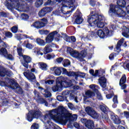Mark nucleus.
<instances>
[{
    "label": "nucleus",
    "mask_w": 129,
    "mask_h": 129,
    "mask_svg": "<svg viewBox=\"0 0 129 129\" xmlns=\"http://www.w3.org/2000/svg\"><path fill=\"white\" fill-rule=\"evenodd\" d=\"M23 46L27 49H31L33 48V45L31 44L28 43V41H25L23 43Z\"/></svg>",
    "instance_id": "nucleus-34"
},
{
    "label": "nucleus",
    "mask_w": 129,
    "mask_h": 129,
    "mask_svg": "<svg viewBox=\"0 0 129 129\" xmlns=\"http://www.w3.org/2000/svg\"><path fill=\"white\" fill-rule=\"evenodd\" d=\"M42 5H43V0H37L35 4L36 8H39V7H41Z\"/></svg>",
    "instance_id": "nucleus-43"
},
{
    "label": "nucleus",
    "mask_w": 129,
    "mask_h": 129,
    "mask_svg": "<svg viewBox=\"0 0 129 129\" xmlns=\"http://www.w3.org/2000/svg\"><path fill=\"white\" fill-rule=\"evenodd\" d=\"M36 43L40 46H45L46 42L44 40L41 39V38H37L36 39Z\"/></svg>",
    "instance_id": "nucleus-37"
},
{
    "label": "nucleus",
    "mask_w": 129,
    "mask_h": 129,
    "mask_svg": "<svg viewBox=\"0 0 129 129\" xmlns=\"http://www.w3.org/2000/svg\"><path fill=\"white\" fill-rule=\"evenodd\" d=\"M90 88L91 89H92L93 91L94 92L97 93L98 92V90L99 89V87H98V86L96 85H90Z\"/></svg>",
    "instance_id": "nucleus-36"
},
{
    "label": "nucleus",
    "mask_w": 129,
    "mask_h": 129,
    "mask_svg": "<svg viewBox=\"0 0 129 129\" xmlns=\"http://www.w3.org/2000/svg\"><path fill=\"white\" fill-rule=\"evenodd\" d=\"M68 107L70 108V109H74V105L72 104L71 103H69L68 104Z\"/></svg>",
    "instance_id": "nucleus-61"
},
{
    "label": "nucleus",
    "mask_w": 129,
    "mask_h": 129,
    "mask_svg": "<svg viewBox=\"0 0 129 129\" xmlns=\"http://www.w3.org/2000/svg\"><path fill=\"white\" fill-rule=\"evenodd\" d=\"M122 34L124 37H125V38H128V37H129V28H127L125 26L124 27Z\"/></svg>",
    "instance_id": "nucleus-29"
},
{
    "label": "nucleus",
    "mask_w": 129,
    "mask_h": 129,
    "mask_svg": "<svg viewBox=\"0 0 129 129\" xmlns=\"http://www.w3.org/2000/svg\"><path fill=\"white\" fill-rule=\"evenodd\" d=\"M14 83V81L9 78L6 79V82L4 81H1L0 82L1 86H7V87H9L10 88H12V86H13V84Z\"/></svg>",
    "instance_id": "nucleus-16"
},
{
    "label": "nucleus",
    "mask_w": 129,
    "mask_h": 129,
    "mask_svg": "<svg viewBox=\"0 0 129 129\" xmlns=\"http://www.w3.org/2000/svg\"><path fill=\"white\" fill-rule=\"evenodd\" d=\"M42 51H43V49H41V48H38L37 47L35 48L34 53H37L38 55H41V56H42L43 55V53L42 52Z\"/></svg>",
    "instance_id": "nucleus-41"
},
{
    "label": "nucleus",
    "mask_w": 129,
    "mask_h": 129,
    "mask_svg": "<svg viewBox=\"0 0 129 129\" xmlns=\"http://www.w3.org/2000/svg\"><path fill=\"white\" fill-rule=\"evenodd\" d=\"M85 111L87 112V114L90 115L92 118H95V119H98L99 118V114H98L95 110L90 107H87L85 108Z\"/></svg>",
    "instance_id": "nucleus-10"
},
{
    "label": "nucleus",
    "mask_w": 129,
    "mask_h": 129,
    "mask_svg": "<svg viewBox=\"0 0 129 129\" xmlns=\"http://www.w3.org/2000/svg\"><path fill=\"white\" fill-rule=\"evenodd\" d=\"M11 89H16L17 92L19 94H22L23 93L22 88L19 86V84L15 81L13 82V84H12V86H11Z\"/></svg>",
    "instance_id": "nucleus-19"
},
{
    "label": "nucleus",
    "mask_w": 129,
    "mask_h": 129,
    "mask_svg": "<svg viewBox=\"0 0 129 129\" xmlns=\"http://www.w3.org/2000/svg\"><path fill=\"white\" fill-rule=\"evenodd\" d=\"M56 2L62 3L61 12L64 15H69L74 11L76 8V3L75 0H48L45 4V6H53Z\"/></svg>",
    "instance_id": "nucleus-2"
},
{
    "label": "nucleus",
    "mask_w": 129,
    "mask_h": 129,
    "mask_svg": "<svg viewBox=\"0 0 129 129\" xmlns=\"http://www.w3.org/2000/svg\"><path fill=\"white\" fill-rule=\"evenodd\" d=\"M108 34H109V30H108V28H105L103 30L100 29L95 30V32H92L91 33V37H95V36L97 35L98 37L101 39H103V38H105L106 36L108 35Z\"/></svg>",
    "instance_id": "nucleus-7"
},
{
    "label": "nucleus",
    "mask_w": 129,
    "mask_h": 129,
    "mask_svg": "<svg viewBox=\"0 0 129 129\" xmlns=\"http://www.w3.org/2000/svg\"><path fill=\"white\" fill-rule=\"evenodd\" d=\"M87 54V51H86V50H82L80 52L76 50H72L70 52L71 55L79 61H83V58L86 56Z\"/></svg>",
    "instance_id": "nucleus-8"
},
{
    "label": "nucleus",
    "mask_w": 129,
    "mask_h": 129,
    "mask_svg": "<svg viewBox=\"0 0 129 129\" xmlns=\"http://www.w3.org/2000/svg\"><path fill=\"white\" fill-rule=\"evenodd\" d=\"M104 74H105V71L104 70H96L95 76H102V75H104Z\"/></svg>",
    "instance_id": "nucleus-32"
},
{
    "label": "nucleus",
    "mask_w": 129,
    "mask_h": 129,
    "mask_svg": "<svg viewBox=\"0 0 129 129\" xmlns=\"http://www.w3.org/2000/svg\"><path fill=\"white\" fill-rule=\"evenodd\" d=\"M62 96H65V97H69L71 99H74L75 102L78 103V101L77 100V97L74 96L73 94H72V91H64L62 93Z\"/></svg>",
    "instance_id": "nucleus-11"
},
{
    "label": "nucleus",
    "mask_w": 129,
    "mask_h": 129,
    "mask_svg": "<svg viewBox=\"0 0 129 129\" xmlns=\"http://www.w3.org/2000/svg\"><path fill=\"white\" fill-rule=\"evenodd\" d=\"M61 72H62V74L64 75H67V76H69L70 77L74 76V75L75 74V72H68L66 69L61 68Z\"/></svg>",
    "instance_id": "nucleus-24"
},
{
    "label": "nucleus",
    "mask_w": 129,
    "mask_h": 129,
    "mask_svg": "<svg viewBox=\"0 0 129 129\" xmlns=\"http://www.w3.org/2000/svg\"><path fill=\"white\" fill-rule=\"evenodd\" d=\"M11 31H12V33H14L15 34H16V33H17V32H18V27L13 26L11 28Z\"/></svg>",
    "instance_id": "nucleus-52"
},
{
    "label": "nucleus",
    "mask_w": 129,
    "mask_h": 129,
    "mask_svg": "<svg viewBox=\"0 0 129 129\" xmlns=\"http://www.w3.org/2000/svg\"><path fill=\"white\" fill-rule=\"evenodd\" d=\"M126 82V77L125 75H123L119 81V85L121 86V89H125L126 88V85L125 83Z\"/></svg>",
    "instance_id": "nucleus-21"
},
{
    "label": "nucleus",
    "mask_w": 129,
    "mask_h": 129,
    "mask_svg": "<svg viewBox=\"0 0 129 129\" xmlns=\"http://www.w3.org/2000/svg\"><path fill=\"white\" fill-rule=\"evenodd\" d=\"M51 71H54V73L56 76H59L61 75V68H57L56 67H52L50 69Z\"/></svg>",
    "instance_id": "nucleus-25"
},
{
    "label": "nucleus",
    "mask_w": 129,
    "mask_h": 129,
    "mask_svg": "<svg viewBox=\"0 0 129 129\" xmlns=\"http://www.w3.org/2000/svg\"><path fill=\"white\" fill-rule=\"evenodd\" d=\"M2 47H4V48H7L8 47V45L6 44L4 41H1L0 42V48H2Z\"/></svg>",
    "instance_id": "nucleus-56"
},
{
    "label": "nucleus",
    "mask_w": 129,
    "mask_h": 129,
    "mask_svg": "<svg viewBox=\"0 0 129 129\" xmlns=\"http://www.w3.org/2000/svg\"><path fill=\"white\" fill-rule=\"evenodd\" d=\"M117 4L119 7H121L122 8L124 7L126 3H125V1L124 0H117Z\"/></svg>",
    "instance_id": "nucleus-35"
},
{
    "label": "nucleus",
    "mask_w": 129,
    "mask_h": 129,
    "mask_svg": "<svg viewBox=\"0 0 129 129\" xmlns=\"http://www.w3.org/2000/svg\"><path fill=\"white\" fill-rule=\"evenodd\" d=\"M114 56H115V53H111L109 56V58L110 60H113V59L114 58Z\"/></svg>",
    "instance_id": "nucleus-62"
},
{
    "label": "nucleus",
    "mask_w": 129,
    "mask_h": 129,
    "mask_svg": "<svg viewBox=\"0 0 129 129\" xmlns=\"http://www.w3.org/2000/svg\"><path fill=\"white\" fill-rule=\"evenodd\" d=\"M104 20H105L104 16L101 15H98L96 13V10L92 9L90 16L88 18L87 22L89 23V27L96 26L97 28L101 29L105 26V22L103 21Z\"/></svg>",
    "instance_id": "nucleus-3"
},
{
    "label": "nucleus",
    "mask_w": 129,
    "mask_h": 129,
    "mask_svg": "<svg viewBox=\"0 0 129 129\" xmlns=\"http://www.w3.org/2000/svg\"><path fill=\"white\" fill-rule=\"evenodd\" d=\"M98 82L103 88H105L106 87V79H105V77H102L100 78L98 80Z\"/></svg>",
    "instance_id": "nucleus-22"
},
{
    "label": "nucleus",
    "mask_w": 129,
    "mask_h": 129,
    "mask_svg": "<svg viewBox=\"0 0 129 129\" xmlns=\"http://www.w3.org/2000/svg\"><path fill=\"white\" fill-rule=\"evenodd\" d=\"M5 35L6 37H8V38H12V37H13V33H12V32H6Z\"/></svg>",
    "instance_id": "nucleus-57"
},
{
    "label": "nucleus",
    "mask_w": 129,
    "mask_h": 129,
    "mask_svg": "<svg viewBox=\"0 0 129 129\" xmlns=\"http://www.w3.org/2000/svg\"><path fill=\"white\" fill-rule=\"evenodd\" d=\"M54 57H55V55L47 54L46 55V59H47V60H51V59H53V58H54Z\"/></svg>",
    "instance_id": "nucleus-55"
},
{
    "label": "nucleus",
    "mask_w": 129,
    "mask_h": 129,
    "mask_svg": "<svg viewBox=\"0 0 129 129\" xmlns=\"http://www.w3.org/2000/svg\"><path fill=\"white\" fill-rule=\"evenodd\" d=\"M24 61L22 62V65L27 69L29 68V63L32 61V58L28 55H23Z\"/></svg>",
    "instance_id": "nucleus-17"
},
{
    "label": "nucleus",
    "mask_w": 129,
    "mask_h": 129,
    "mask_svg": "<svg viewBox=\"0 0 129 129\" xmlns=\"http://www.w3.org/2000/svg\"><path fill=\"white\" fill-rule=\"evenodd\" d=\"M73 84L72 81L66 79L63 77H59L56 79V85L52 87V90L54 92L56 91H61L63 87L67 88L68 87H71Z\"/></svg>",
    "instance_id": "nucleus-4"
},
{
    "label": "nucleus",
    "mask_w": 129,
    "mask_h": 129,
    "mask_svg": "<svg viewBox=\"0 0 129 129\" xmlns=\"http://www.w3.org/2000/svg\"><path fill=\"white\" fill-rule=\"evenodd\" d=\"M34 93L35 94V99L38 103H44L45 106H48V103L47 101H46L44 99L40 98L39 92H37V90H34Z\"/></svg>",
    "instance_id": "nucleus-14"
},
{
    "label": "nucleus",
    "mask_w": 129,
    "mask_h": 129,
    "mask_svg": "<svg viewBox=\"0 0 129 129\" xmlns=\"http://www.w3.org/2000/svg\"><path fill=\"white\" fill-rule=\"evenodd\" d=\"M6 7L8 10L16 9L19 12H23L25 8L26 3L22 0H6Z\"/></svg>",
    "instance_id": "nucleus-5"
},
{
    "label": "nucleus",
    "mask_w": 129,
    "mask_h": 129,
    "mask_svg": "<svg viewBox=\"0 0 129 129\" xmlns=\"http://www.w3.org/2000/svg\"><path fill=\"white\" fill-rule=\"evenodd\" d=\"M111 119L114 121L115 124H119L120 123V119L118 118V116L115 115H111Z\"/></svg>",
    "instance_id": "nucleus-26"
},
{
    "label": "nucleus",
    "mask_w": 129,
    "mask_h": 129,
    "mask_svg": "<svg viewBox=\"0 0 129 129\" xmlns=\"http://www.w3.org/2000/svg\"><path fill=\"white\" fill-rule=\"evenodd\" d=\"M0 16L1 17H4V18H7V17H8L7 13L3 11L0 12Z\"/></svg>",
    "instance_id": "nucleus-58"
},
{
    "label": "nucleus",
    "mask_w": 129,
    "mask_h": 129,
    "mask_svg": "<svg viewBox=\"0 0 129 129\" xmlns=\"http://www.w3.org/2000/svg\"><path fill=\"white\" fill-rule=\"evenodd\" d=\"M33 115L35 118H39L42 115V112L39 109L33 111Z\"/></svg>",
    "instance_id": "nucleus-30"
},
{
    "label": "nucleus",
    "mask_w": 129,
    "mask_h": 129,
    "mask_svg": "<svg viewBox=\"0 0 129 129\" xmlns=\"http://www.w3.org/2000/svg\"><path fill=\"white\" fill-rule=\"evenodd\" d=\"M0 55H3L5 58L9 60H14V57L11 54L8 53V50L5 48L0 49Z\"/></svg>",
    "instance_id": "nucleus-13"
},
{
    "label": "nucleus",
    "mask_w": 129,
    "mask_h": 129,
    "mask_svg": "<svg viewBox=\"0 0 129 129\" xmlns=\"http://www.w3.org/2000/svg\"><path fill=\"white\" fill-rule=\"evenodd\" d=\"M44 91L45 92V94H44L45 97H51L52 95L51 94V93L49 91L48 88L46 89Z\"/></svg>",
    "instance_id": "nucleus-42"
},
{
    "label": "nucleus",
    "mask_w": 129,
    "mask_h": 129,
    "mask_svg": "<svg viewBox=\"0 0 129 129\" xmlns=\"http://www.w3.org/2000/svg\"><path fill=\"white\" fill-rule=\"evenodd\" d=\"M36 69L33 68L31 70V71L28 70L25 71L23 73V75H24L25 77L30 80V81H33V80H35L36 79V77L35 75H34V72H35Z\"/></svg>",
    "instance_id": "nucleus-9"
},
{
    "label": "nucleus",
    "mask_w": 129,
    "mask_h": 129,
    "mask_svg": "<svg viewBox=\"0 0 129 129\" xmlns=\"http://www.w3.org/2000/svg\"><path fill=\"white\" fill-rule=\"evenodd\" d=\"M15 37L17 40H19V41L22 40V38H21V35L20 34H15Z\"/></svg>",
    "instance_id": "nucleus-63"
},
{
    "label": "nucleus",
    "mask_w": 129,
    "mask_h": 129,
    "mask_svg": "<svg viewBox=\"0 0 129 129\" xmlns=\"http://www.w3.org/2000/svg\"><path fill=\"white\" fill-rule=\"evenodd\" d=\"M22 37L23 39H30V40H34V37H33V36H29L27 34H23L22 35Z\"/></svg>",
    "instance_id": "nucleus-47"
},
{
    "label": "nucleus",
    "mask_w": 129,
    "mask_h": 129,
    "mask_svg": "<svg viewBox=\"0 0 129 129\" xmlns=\"http://www.w3.org/2000/svg\"><path fill=\"white\" fill-rule=\"evenodd\" d=\"M34 110H31L29 111L28 113L26 114V119L28 120V121H29L31 122V121H32L33 119H34Z\"/></svg>",
    "instance_id": "nucleus-23"
},
{
    "label": "nucleus",
    "mask_w": 129,
    "mask_h": 129,
    "mask_svg": "<svg viewBox=\"0 0 129 129\" xmlns=\"http://www.w3.org/2000/svg\"><path fill=\"white\" fill-rule=\"evenodd\" d=\"M83 22V18H82V17L80 16V15H78L75 21L76 24H77L78 25H80V24H82Z\"/></svg>",
    "instance_id": "nucleus-33"
},
{
    "label": "nucleus",
    "mask_w": 129,
    "mask_h": 129,
    "mask_svg": "<svg viewBox=\"0 0 129 129\" xmlns=\"http://www.w3.org/2000/svg\"><path fill=\"white\" fill-rule=\"evenodd\" d=\"M90 5L92 7H94L95 5H96V2L94 1V0H90Z\"/></svg>",
    "instance_id": "nucleus-59"
},
{
    "label": "nucleus",
    "mask_w": 129,
    "mask_h": 129,
    "mask_svg": "<svg viewBox=\"0 0 129 129\" xmlns=\"http://www.w3.org/2000/svg\"><path fill=\"white\" fill-rule=\"evenodd\" d=\"M109 15L110 16H117V17H125L126 13L124 11L115 5H110L109 11Z\"/></svg>",
    "instance_id": "nucleus-6"
},
{
    "label": "nucleus",
    "mask_w": 129,
    "mask_h": 129,
    "mask_svg": "<svg viewBox=\"0 0 129 129\" xmlns=\"http://www.w3.org/2000/svg\"><path fill=\"white\" fill-rule=\"evenodd\" d=\"M17 52L19 56H22V57L24 56V55H23V50H22V47L18 48Z\"/></svg>",
    "instance_id": "nucleus-50"
},
{
    "label": "nucleus",
    "mask_w": 129,
    "mask_h": 129,
    "mask_svg": "<svg viewBox=\"0 0 129 129\" xmlns=\"http://www.w3.org/2000/svg\"><path fill=\"white\" fill-rule=\"evenodd\" d=\"M86 96H88V97H92L95 95V94L94 93V92L90 90H88L86 92Z\"/></svg>",
    "instance_id": "nucleus-40"
},
{
    "label": "nucleus",
    "mask_w": 129,
    "mask_h": 129,
    "mask_svg": "<svg viewBox=\"0 0 129 129\" xmlns=\"http://www.w3.org/2000/svg\"><path fill=\"white\" fill-rule=\"evenodd\" d=\"M39 65L40 66V68H41L42 70H47V67H48V66H47L46 63L40 62L39 63Z\"/></svg>",
    "instance_id": "nucleus-38"
},
{
    "label": "nucleus",
    "mask_w": 129,
    "mask_h": 129,
    "mask_svg": "<svg viewBox=\"0 0 129 129\" xmlns=\"http://www.w3.org/2000/svg\"><path fill=\"white\" fill-rule=\"evenodd\" d=\"M86 126L88 129H93L94 128V122L91 120H88L86 123Z\"/></svg>",
    "instance_id": "nucleus-27"
},
{
    "label": "nucleus",
    "mask_w": 129,
    "mask_h": 129,
    "mask_svg": "<svg viewBox=\"0 0 129 129\" xmlns=\"http://www.w3.org/2000/svg\"><path fill=\"white\" fill-rule=\"evenodd\" d=\"M21 19L24 21H27V20L29 19V15L26 14H22L21 15Z\"/></svg>",
    "instance_id": "nucleus-45"
},
{
    "label": "nucleus",
    "mask_w": 129,
    "mask_h": 129,
    "mask_svg": "<svg viewBox=\"0 0 129 129\" xmlns=\"http://www.w3.org/2000/svg\"><path fill=\"white\" fill-rule=\"evenodd\" d=\"M57 31H53L52 33H50L45 39L46 43L49 44L51 43L52 41L54 39V37L57 35Z\"/></svg>",
    "instance_id": "nucleus-18"
},
{
    "label": "nucleus",
    "mask_w": 129,
    "mask_h": 129,
    "mask_svg": "<svg viewBox=\"0 0 129 129\" xmlns=\"http://www.w3.org/2000/svg\"><path fill=\"white\" fill-rule=\"evenodd\" d=\"M31 129H39V124L36 123H33L31 127Z\"/></svg>",
    "instance_id": "nucleus-51"
},
{
    "label": "nucleus",
    "mask_w": 129,
    "mask_h": 129,
    "mask_svg": "<svg viewBox=\"0 0 129 129\" xmlns=\"http://www.w3.org/2000/svg\"><path fill=\"white\" fill-rule=\"evenodd\" d=\"M102 117L104 119H106V120L108 119V115L105 113H104V114L102 115Z\"/></svg>",
    "instance_id": "nucleus-64"
},
{
    "label": "nucleus",
    "mask_w": 129,
    "mask_h": 129,
    "mask_svg": "<svg viewBox=\"0 0 129 129\" xmlns=\"http://www.w3.org/2000/svg\"><path fill=\"white\" fill-rule=\"evenodd\" d=\"M81 121L82 122V123H84L86 126V124L87 123V122L88 121V120H87L85 118H82L81 119Z\"/></svg>",
    "instance_id": "nucleus-60"
},
{
    "label": "nucleus",
    "mask_w": 129,
    "mask_h": 129,
    "mask_svg": "<svg viewBox=\"0 0 129 129\" xmlns=\"http://www.w3.org/2000/svg\"><path fill=\"white\" fill-rule=\"evenodd\" d=\"M12 75H13V73L11 71H8L6 68L0 66V76L1 77H5L6 76L10 77Z\"/></svg>",
    "instance_id": "nucleus-12"
},
{
    "label": "nucleus",
    "mask_w": 129,
    "mask_h": 129,
    "mask_svg": "<svg viewBox=\"0 0 129 129\" xmlns=\"http://www.w3.org/2000/svg\"><path fill=\"white\" fill-rule=\"evenodd\" d=\"M123 46V47H126V42H124L123 38L121 39L117 43L116 49L117 52L120 51V46Z\"/></svg>",
    "instance_id": "nucleus-20"
},
{
    "label": "nucleus",
    "mask_w": 129,
    "mask_h": 129,
    "mask_svg": "<svg viewBox=\"0 0 129 129\" xmlns=\"http://www.w3.org/2000/svg\"><path fill=\"white\" fill-rule=\"evenodd\" d=\"M64 67H67V66H70V61L68 59H64L63 64Z\"/></svg>",
    "instance_id": "nucleus-46"
},
{
    "label": "nucleus",
    "mask_w": 129,
    "mask_h": 129,
    "mask_svg": "<svg viewBox=\"0 0 129 129\" xmlns=\"http://www.w3.org/2000/svg\"><path fill=\"white\" fill-rule=\"evenodd\" d=\"M74 77H75L76 80H77V78H84L85 77V74L84 73H75Z\"/></svg>",
    "instance_id": "nucleus-28"
},
{
    "label": "nucleus",
    "mask_w": 129,
    "mask_h": 129,
    "mask_svg": "<svg viewBox=\"0 0 129 129\" xmlns=\"http://www.w3.org/2000/svg\"><path fill=\"white\" fill-rule=\"evenodd\" d=\"M48 115L53 120L62 124L66 123L68 120L69 122H71L72 120L77 119V115H72L69 111L62 106L59 107L57 109L50 110L48 112Z\"/></svg>",
    "instance_id": "nucleus-1"
},
{
    "label": "nucleus",
    "mask_w": 129,
    "mask_h": 129,
    "mask_svg": "<svg viewBox=\"0 0 129 129\" xmlns=\"http://www.w3.org/2000/svg\"><path fill=\"white\" fill-rule=\"evenodd\" d=\"M42 21L40 22H36L33 24L32 25V27L34 28H36V29H39V28H42L47 24V19L43 18L42 20Z\"/></svg>",
    "instance_id": "nucleus-15"
},
{
    "label": "nucleus",
    "mask_w": 129,
    "mask_h": 129,
    "mask_svg": "<svg viewBox=\"0 0 129 129\" xmlns=\"http://www.w3.org/2000/svg\"><path fill=\"white\" fill-rule=\"evenodd\" d=\"M39 33L40 35H47V34H49V31L48 30H40L39 31Z\"/></svg>",
    "instance_id": "nucleus-48"
},
{
    "label": "nucleus",
    "mask_w": 129,
    "mask_h": 129,
    "mask_svg": "<svg viewBox=\"0 0 129 129\" xmlns=\"http://www.w3.org/2000/svg\"><path fill=\"white\" fill-rule=\"evenodd\" d=\"M42 9H43V11L44 13H45V14H47V13H50V12H52V11L53 10V9H52V8L51 7H45L43 8Z\"/></svg>",
    "instance_id": "nucleus-44"
},
{
    "label": "nucleus",
    "mask_w": 129,
    "mask_h": 129,
    "mask_svg": "<svg viewBox=\"0 0 129 129\" xmlns=\"http://www.w3.org/2000/svg\"><path fill=\"white\" fill-rule=\"evenodd\" d=\"M45 84H48L49 85H52L55 82V81L54 80H48L47 81H45Z\"/></svg>",
    "instance_id": "nucleus-49"
},
{
    "label": "nucleus",
    "mask_w": 129,
    "mask_h": 129,
    "mask_svg": "<svg viewBox=\"0 0 129 129\" xmlns=\"http://www.w3.org/2000/svg\"><path fill=\"white\" fill-rule=\"evenodd\" d=\"M38 15L39 17H44V16L46 15V13L44 12L43 9H41V10L39 11Z\"/></svg>",
    "instance_id": "nucleus-53"
},
{
    "label": "nucleus",
    "mask_w": 129,
    "mask_h": 129,
    "mask_svg": "<svg viewBox=\"0 0 129 129\" xmlns=\"http://www.w3.org/2000/svg\"><path fill=\"white\" fill-rule=\"evenodd\" d=\"M100 108L101 110H102V111L104 112V113H105V112H107V111H108V108L107 107L105 106V105H100Z\"/></svg>",
    "instance_id": "nucleus-39"
},
{
    "label": "nucleus",
    "mask_w": 129,
    "mask_h": 129,
    "mask_svg": "<svg viewBox=\"0 0 129 129\" xmlns=\"http://www.w3.org/2000/svg\"><path fill=\"white\" fill-rule=\"evenodd\" d=\"M96 93L98 99H99V100H102V96H101V94H100L98 91Z\"/></svg>",
    "instance_id": "nucleus-54"
},
{
    "label": "nucleus",
    "mask_w": 129,
    "mask_h": 129,
    "mask_svg": "<svg viewBox=\"0 0 129 129\" xmlns=\"http://www.w3.org/2000/svg\"><path fill=\"white\" fill-rule=\"evenodd\" d=\"M52 48H51V45H46L43 49V52L44 54L50 53V52H52Z\"/></svg>",
    "instance_id": "nucleus-31"
}]
</instances>
